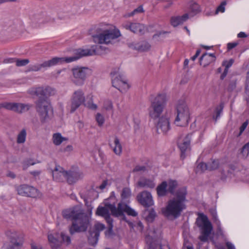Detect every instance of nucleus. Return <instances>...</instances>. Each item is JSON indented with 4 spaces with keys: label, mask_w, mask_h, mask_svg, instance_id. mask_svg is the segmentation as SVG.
Returning a JSON list of instances; mask_svg holds the SVG:
<instances>
[{
    "label": "nucleus",
    "mask_w": 249,
    "mask_h": 249,
    "mask_svg": "<svg viewBox=\"0 0 249 249\" xmlns=\"http://www.w3.org/2000/svg\"><path fill=\"white\" fill-rule=\"evenodd\" d=\"M108 206L111 214L115 217L123 216L124 212L127 215L132 216H136L138 215V213L134 209L124 203H119L117 207L115 205H109Z\"/></svg>",
    "instance_id": "obj_12"
},
{
    "label": "nucleus",
    "mask_w": 249,
    "mask_h": 249,
    "mask_svg": "<svg viewBox=\"0 0 249 249\" xmlns=\"http://www.w3.org/2000/svg\"><path fill=\"white\" fill-rule=\"evenodd\" d=\"M40 173L41 172L40 171H34L30 172V174L35 177L38 176Z\"/></svg>",
    "instance_id": "obj_58"
},
{
    "label": "nucleus",
    "mask_w": 249,
    "mask_h": 249,
    "mask_svg": "<svg viewBox=\"0 0 249 249\" xmlns=\"http://www.w3.org/2000/svg\"><path fill=\"white\" fill-rule=\"evenodd\" d=\"M62 214L66 219L73 220L72 225L69 228L71 235L75 232L86 231L90 225V216L80 209L66 210L62 212Z\"/></svg>",
    "instance_id": "obj_3"
},
{
    "label": "nucleus",
    "mask_w": 249,
    "mask_h": 249,
    "mask_svg": "<svg viewBox=\"0 0 249 249\" xmlns=\"http://www.w3.org/2000/svg\"><path fill=\"white\" fill-rule=\"evenodd\" d=\"M237 36L239 38H245L247 37V35L244 32H240L238 35Z\"/></svg>",
    "instance_id": "obj_62"
},
{
    "label": "nucleus",
    "mask_w": 249,
    "mask_h": 249,
    "mask_svg": "<svg viewBox=\"0 0 249 249\" xmlns=\"http://www.w3.org/2000/svg\"><path fill=\"white\" fill-rule=\"evenodd\" d=\"M96 120L98 124V125L100 126L103 124L105 122L104 117L99 113L96 114Z\"/></svg>",
    "instance_id": "obj_46"
},
{
    "label": "nucleus",
    "mask_w": 249,
    "mask_h": 249,
    "mask_svg": "<svg viewBox=\"0 0 249 249\" xmlns=\"http://www.w3.org/2000/svg\"><path fill=\"white\" fill-rule=\"evenodd\" d=\"M167 183L166 181L162 182L161 184L158 186L157 188V192L159 196H163L166 195L168 191L167 190Z\"/></svg>",
    "instance_id": "obj_31"
},
{
    "label": "nucleus",
    "mask_w": 249,
    "mask_h": 249,
    "mask_svg": "<svg viewBox=\"0 0 249 249\" xmlns=\"http://www.w3.org/2000/svg\"><path fill=\"white\" fill-rule=\"evenodd\" d=\"M131 190L129 188H124L122 192L121 196L123 199H127L131 196Z\"/></svg>",
    "instance_id": "obj_42"
},
{
    "label": "nucleus",
    "mask_w": 249,
    "mask_h": 249,
    "mask_svg": "<svg viewBox=\"0 0 249 249\" xmlns=\"http://www.w3.org/2000/svg\"><path fill=\"white\" fill-rule=\"evenodd\" d=\"M144 214L146 220L148 222H153L156 216V213L153 209L145 210Z\"/></svg>",
    "instance_id": "obj_32"
},
{
    "label": "nucleus",
    "mask_w": 249,
    "mask_h": 249,
    "mask_svg": "<svg viewBox=\"0 0 249 249\" xmlns=\"http://www.w3.org/2000/svg\"><path fill=\"white\" fill-rule=\"evenodd\" d=\"M31 107L32 105L28 104H26L14 102L13 111L17 113L21 114L28 111Z\"/></svg>",
    "instance_id": "obj_26"
},
{
    "label": "nucleus",
    "mask_w": 249,
    "mask_h": 249,
    "mask_svg": "<svg viewBox=\"0 0 249 249\" xmlns=\"http://www.w3.org/2000/svg\"><path fill=\"white\" fill-rule=\"evenodd\" d=\"M248 121H246L240 126L239 132L236 135L237 137H239L246 128L248 125Z\"/></svg>",
    "instance_id": "obj_49"
},
{
    "label": "nucleus",
    "mask_w": 249,
    "mask_h": 249,
    "mask_svg": "<svg viewBox=\"0 0 249 249\" xmlns=\"http://www.w3.org/2000/svg\"><path fill=\"white\" fill-rule=\"evenodd\" d=\"M112 222H113V220H111L110 222H107L108 224V230L107 232H106V233L107 236H110V235L112 234V232H113V231H112V228H113Z\"/></svg>",
    "instance_id": "obj_54"
},
{
    "label": "nucleus",
    "mask_w": 249,
    "mask_h": 249,
    "mask_svg": "<svg viewBox=\"0 0 249 249\" xmlns=\"http://www.w3.org/2000/svg\"><path fill=\"white\" fill-rule=\"evenodd\" d=\"M16 190L18 194L22 196L31 197H37L40 196V193L38 190L26 184L18 186Z\"/></svg>",
    "instance_id": "obj_15"
},
{
    "label": "nucleus",
    "mask_w": 249,
    "mask_h": 249,
    "mask_svg": "<svg viewBox=\"0 0 249 249\" xmlns=\"http://www.w3.org/2000/svg\"><path fill=\"white\" fill-rule=\"evenodd\" d=\"M189 18V14L186 13L182 16H173L171 18L170 23L174 27L182 24Z\"/></svg>",
    "instance_id": "obj_25"
},
{
    "label": "nucleus",
    "mask_w": 249,
    "mask_h": 249,
    "mask_svg": "<svg viewBox=\"0 0 249 249\" xmlns=\"http://www.w3.org/2000/svg\"><path fill=\"white\" fill-rule=\"evenodd\" d=\"M37 19L39 20V24H45L52 21L51 18L49 16L46 15L43 16L40 18H39Z\"/></svg>",
    "instance_id": "obj_45"
},
{
    "label": "nucleus",
    "mask_w": 249,
    "mask_h": 249,
    "mask_svg": "<svg viewBox=\"0 0 249 249\" xmlns=\"http://www.w3.org/2000/svg\"><path fill=\"white\" fill-rule=\"evenodd\" d=\"M208 163V170L212 171L218 168L219 166V162L217 160H213Z\"/></svg>",
    "instance_id": "obj_40"
},
{
    "label": "nucleus",
    "mask_w": 249,
    "mask_h": 249,
    "mask_svg": "<svg viewBox=\"0 0 249 249\" xmlns=\"http://www.w3.org/2000/svg\"><path fill=\"white\" fill-rule=\"evenodd\" d=\"M36 162L32 159H28L24 160L22 162V168L24 170H26L30 166L36 164Z\"/></svg>",
    "instance_id": "obj_39"
},
{
    "label": "nucleus",
    "mask_w": 249,
    "mask_h": 249,
    "mask_svg": "<svg viewBox=\"0 0 249 249\" xmlns=\"http://www.w3.org/2000/svg\"><path fill=\"white\" fill-rule=\"evenodd\" d=\"M109 205L112 204L106 203L105 207L99 206L96 211V214L103 217L107 222H110L111 220H112L109 212V211H110L108 206Z\"/></svg>",
    "instance_id": "obj_23"
},
{
    "label": "nucleus",
    "mask_w": 249,
    "mask_h": 249,
    "mask_svg": "<svg viewBox=\"0 0 249 249\" xmlns=\"http://www.w3.org/2000/svg\"><path fill=\"white\" fill-rule=\"evenodd\" d=\"M99 236L98 231L94 232L92 230L90 229L88 236L89 244L92 246L95 245L98 242Z\"/></svg>",
    "instance_id": "obj_28"
},
{
    "label": "nucleus",
    "mask_w": 249,
    "mask_h": 249,
    "mask_svg": "<svg viewBox=\"0 0 249 249\" xmlns=\"http://www.w3.org/2000/svg\"><path fill=\"white\" fill-rule=\"evenodd\" d=\"M15 62L16 66L18 67H21L26 66L29 63V60L28 59H16Z\"/></svg>",
    "instance_id": "obj_44"
},
{
    "label": "nucleus",
    "mask_w": 249,
    "mask_h": 249,
    "mask_svg": "<svg viewBox=\"0 0 249 249\" xmlns=\"http://www.w3.org/2000/svg\"><path fill=\"white\" fill-rule=\"evenodd\" d=\"M55 93V89L49 86L39 87L35 90V94L38 97L36 102V110L42 124L48 122L53 117V109L49 98Z\"/></svg>",
    "instance_id": "obj_1"
},
{
    "label": "nucleus",
    "mask_w": 249,
    "mask_h": 249,
    "mask_svg": "<svg viewBox=\"0 0 249 249\" xmlns=\"http://www.w3.org/2000/svg\"><path fill=\"white\" fill-rule=\"evenodd\" d=\"M105 226L104 224L100 223H97L94 225V226L92 229H90L92 230V231H94V232L98 231V235H99L100 232L101 231H102L103 230H104L105 229Z\"/></svg>",
    "instance_id": "obj_41"
},
{
    "label": "nucleus",
    "mask_w": 249,
    "mask_h": 249,
    "mask_svg": "<svg viewBox=\"0 0 249 249\" xmlns=\"http://www.w3.org/2000/svg\"><path fill=\"white\" fill-rule=\"evenodd\" d=\"M200 53V50H197L195 55L191 57V59L193 61L195 60L196 59L197 57V56L199 55Z\"/></svg>",
    "instance_id": "obj_60"
},
{
    "label": "nucleus",
    "mask_w": 249,
    "mask_h": 249,
    "mask_svg": "<svg viewBox=\"0 0 249 249\" xmlns=\"http://www.w3.org/2000/svg\"><path fill=\"white\" fill-rule=\"evenodd\" d=\"M226 4V1H223L221 4L217 8V9L215 11V14H217L219 12H224L225 11V6Z\"/></svg>",
    "instance_id": "obj_51"
},
{
    "label": "nucleus",
    "mask_w": 249,
    "mask_h": 249,
    "mask_svg": "<svg viewBox=\"0 0 249 249\" xmlns=\"http://www.w3.org/2000/svg\"><path fill=\"white\" fill-rule=\"evenodd\" d=\"M6 176H7V177H10L12 178H14L16 177V175L13 172H11V171H9L7 173Z\"/></svg>",
    "instance_id": "obj_61"
},
{
    "label": "nucleus",
    "mask_w": 249,
    "mask_h": 249,
    "mask_svg": "<svg viewBox=\"0 0 249 249\" xmlns=\"http://www.w3.org/2000/svg\"><path fill=\"white\" fill-rule=\"evenodd\" d=\"M156 128L159 134H166L170 129L169 118L165 115L161 116V117L159 118Z\"/></svg>",
    "instance_id": "obj_17"
},
{
    "label": "nucleus",
    "mask_w": 249,
    "mask_h": 249,
    "mask_svg": "<svg viewBox=\"0 0 249 249\" xmlns=\"http://www.w3.org/2000/svg\"><path fill=\"white\" fill-rule=\"evenodd\" d=\"M134 226L137 228V230L141 232L143 230V226L141 221L138 222Z\"/></svg>",
    "instance_id": "obj_55"
},
{
    "label": "nucleus",
    "mask_w": 249,
    "mask_h": 249,
    "mask_svg": "<svg viewBox=\"0 0 249 249\" xmlns=\"http://www.w3.org/2000/svg\"><path fill=\"white\" fill-rule=\"evenodd\" d=\"M114 144L115 147L113 148V151L116 155H120L122 152V147L120 140L117 137L115 138Z\"/></svg>",
    "instance_id": "obj_35"
},
{
    "label": "nucleus",
    "mask_w": 249,
    "mask_h": 249,
    "mask_svg": "<svg viewBox=\"0 0 249 249\" xmlns=\"http://www.w3.org/2000/svg\"><path fill=\"white\" fill-rule=\"evenodd\" d=\"M215 61V56L213 54H203L200 58V64L205 67L210 63Z\"/></svg>",
    "instance_id": "obj_27"
},
{
    "label": "nucleus",
    "mask_w": 249,
    "mask_h": 249,
    "mask_svg": "<svg viewBox=\"0 0 249 249\" xmlns=\"http://www.w3.org/2000/svg\"><path fill=\"white\" fill-rule=\"evenodd\" d=\"M223 109V105L221 104L219 107H217L215 108V115L213 116V119L216 121L217 119L220 117L221 113L222 112Z\"/></svg>",
    "instance_id": "obj_43"
},
{
    "label": "nucleus",
    "mask_w": 249,
    "mask_h": 249,
    "mask_svg": "<svg viewBox=\"0 0 249 249\" xmlns=\"http://www.w3.org/2000/svg\"><path fill=\"white\" fill-rule=\"evenodd\" d=\"M189 16L193 17L200 12L199 6L196 2L192 1L189 3Z\"/></svg>",
    "instance_id": "obj_29"
},
{
    "label": "nucleus",
    "mask_w": 249,
    "mask_h": 249,
    "mask_svg": "<svg viewBox=\"0 0 249 249\" xmlns=\"http://www.w3.org/2000/svg\"><path fill=\"white\" fill-rule=\"evenodd\" d=\"M106 50V47L100 45H93L90 49H79L76 51L75 55L69 56L70 62L76 61L83 56L101 55L105 52Z\"/></svg>",
    "instance_id": "obj_6"
},
{
    "label": "nucleus",
    "mask_w": 249,
    "mask_h": 249,
    "mask_svg": "<svg viewBox=\"0 0 249 249\" xmlns=\"http://www.w3.org/2000/svg\"><path fill=\"white\" fill-rule=\"evenodd\" d=\"M187 195L186 189L185 187L179 188L176 193V196L170 199L163 212L166 216H172L175 218L178 217L181 212L185 209L184 202L186 201Z\"/></svg>",
    "instance_id": "obj_4"
},
{
    "label": "nucleus",
    "mask_w": 249,
    "mask_h": 249,
    "mask_svg": "<svg viewBox=\"0 0 249 249\" xmlns=\"http://www.w3.org/2000/svg\"><path fill=\"white\" fill-rule=\"evenodd\" d=\"M226 246L227 247L228 249H235L234 246L230 242H227Z\"/></svg>",
    "instance_id": "obj_64"
},
{
    "label": "nucleus",
    "mask_w": 249,
    "mask_h": 249,
    "mask_svg": "<svg viewBox=\"0 0 249 249\" xmlns=\"http://www.w3.org/2000/svg\"><path fill=\"white\" fill-rule=\"evenodd\" d=\"M67 175V171L59 165L56 166L52 171L53 179L57 182H63L65 180Z\"/></svg>",
    "instance_id": "obj_20"
},
{
    "label": "nucleus",
    "mask_w": 249,
    "mask_h": 249,
    "mask_svg": "<svg viewBox=\"0 0 249 249\" xmlns=\"http://www.w3.org/2000/svg\"><path fill=\"white\" fill-rule=\"evenodd\" d=\"M233 63V60L232 59H230L229 61H224L223 62V65L225 66L228 68H229L232 65Z\"/></svg>",
    "instance_id": "obj_56"
},
{
    "label": "nucleus",
    "mask_w": 249,
    "mask_h": 249,
    "mask_svg": "<svg viewBox=\"0 0 249 249\" xmlns=\"http://www.w3.org/2000/svg\"><path fill=\"white\" fill-rule=\"evenodd\" d=\"M167 100V96L165 93L158 94L151 100L149 114L152 119L156 120L161 117L160 116L165 107Z\"/></svg>",
    "instance_id": "obj_5"
},
{
    "label": "nucleus",
    "mask_w": 249,
    "mask_h": 249,
    "mask_svg": "<svg viewBox=\"0 0 249 249\" xmlns=\"http://www.w3.org/2000/svg\"><path fill=\"white\" fill-rule=\"evenodd\" d=\"M64 63H71L69 57H54L51 60L43 62L41 64H35L30 65L28 71H38L42 68L46 69L58 64H63Z\"/></svg>",
    "instance_id": "obj_9"
},
{
    "label": "nucleus",
    "mask_w": 249,
    "mask_h": 249,
    "mask_svg": "<svg viewBox=\"0 0 249 249\" xmlns=\"http://www.w3.org/2000/svg\"><path fill=\"white\" fill-rule=\"evenodd\" d=\"M123 27L135 34H143L144 32V26L138 23H126L123 24Z\"/></svg>",
    "instance_id": "obj_24"
},
{
    "label": "nucleus",
    "mask_w": 249,
    "mask_h": 249,
    "mask_svg": "<svg viewBox=\"0 0 249 249\" xmlns=\"http://www.w3.org/2000/svg\"><path fill=\"white\" fill-rule=\"evenodd\" d=\"M107 185V180H104L102 182L101 185L99 186V188L102 190V189H104L106 187Z\"/></svg>",
    "instance_id": "obj_63"
},
{
    "label": "nucleus",
    "mask_w": 249,
    "mask_h": 249,
    "mask_svg": "<svg viewBox=\"0 0 249 249\" xmlns=\"http://www.w3.org/2000/svg\"><path fill=\"white\" fill-rule=\"evenodd\" d=\"M191 136L187 134L183 139H179L178 146L181 151V158L184 159L185 157V152L190 148Z\"/></svg>",
    "instance_id": "obj_21"
},
{
    "label": "nucleus",
    "mask_w": 249,
    "mask_h": 249,
    "mask_svg": "<svg viewBox=\"0 0 249 249\" xmlns=\"http://www.w3.org/2000/svg\"><path fill=\"white\" fill-rule=\"evenodd\" d=\"M94 42L98 44H113L121 36L120 30L115 26L105 23L93 27L90 30Z\"/></svg>",
    "instance_id": "obj_2"
},
{
    "label": "nucleus",
    "mask_w": 249,
    "mask_h": 249,
    "mask_svg": "<svg viewBox=\"0 0 249 249\" xmlns=\"http://www.w3.org/2000/svg\"><path fill=\"white\" fill-rule=\"evenodd\" d=\"M137 184L138 186L142 188L148 187L153 188L155 186V184L152 180L145 178L141 179Z\"/></svg>",
    "instance_id": "obj_30"
},
{
    "label": "nucleus",
    "mask_w": 249,
    "mask_h": 249,
    "mask_svg": "<svg viewBox=\"0 0 249 249\" xmlns=\"http://www.w3.org/2000/svg\"><path fill=\"white\" fill-rule=\"evenodd\" d=\"M146 171V167L144 166H136L133 170L134 172H144Z\"/></svg>",
    "instance_id": "obj_53"
},
{
    "label": "nucleus",
    "mask_w": 249,
    "mask_h": 249,
    "mask_svg": "<svg viewBox=\"0 0 249 249\" xmlns=\"http://www.w3.org/2000/svg\"><path fill=\"white\" fill-rule=\"evenodd\" d=\"M104 107L107 110H111L113 107L112 102L110 101H107L105 102Z\"/></svg>",
    "instance_id": "obj_50"
},
{
    "label": "nucleus",
    "mask_w": 249,
    "mask_h": 249,
    "mask_svg": "<svg viewBox=\"0 0 249 249\" xmlns=\"http://www.w3.org/2000/svg\"><path fill=\"white\" fill-rule=\"evenodd\" d=\"M237 42L229 43L227 44V48L228 50H230L237 46Z\"/></svg>",
    "instance_id": "obj_57"
},
{
    "label": "nucleus",
    "mask_w": 249,
    "mask_h": 249,
    "mask_svg": "<svg viewBox=\"0 0 249 249\" xmlns=\"http://www.w3.org/2000/svg\"><path fill=\"white\" fill-rule=\"evenodd\" d=\"M127 46L131 49L141 52L148 51L151 48V45L149 43L145 41L128 42Z\"/></svg>",
    "instance_id": "obj_19"
},
{
    "label": "nucleus",
    "mask_w": 249,
    "mask_h": 249,
    "mask_svg": "<svg viewBox=\"0 0 249 249\" xmlns=\"http://www.w3.org/2000/svg\"><path fill=\"white\" fill-rule=\"evenodd\" d=\"M87 107L92 109H96L97 107L96 105L91 103V104H88Z\"/></svg>",
    "instance_id": "obj_59"
},
{
    "label": "nucleus",
    "mask_w": 249,
    "mask_h": 249,
    "mask_svg": "<svg viewBox=\"0 0 249 249\" xmlns=\"http://www.w3.org/2000/svg\"><path fill=\"white\" fill-rule=\"evenodd\" d=\"M143 12V10L142 6H139L137 8L134 10L132 12L129 13L127 15V17H131L134 15L136 13H142Z\"/></svg>",
    "instance_id": "obj_48"
},
{
    "label": "nucleus",
    "mask_w": 249,
    "mask_h": 249,
    "mask_svg": "<svg viewBox=\"0 0 249 249\" xmlns=\"http://www.w3.org/2000/svg\"><path fill=\"white\" fill-rule=\"evenodd\" d=\"M168 186V191L172 194H173L175 189L178 186V183L176 180H170L167 184Z\"/></svg>",
    "instance_id": "obj_37"
},
{
    "label": "nucleus",
    "mask_w": 249,
    "mask_h": 249,
    "mask_svg": "<svg viewBox=\"0 0 249 249\" xmlns=\"http://www.w3.org/2000/svg\"><path fill=\"white\" fill-rule=\"evenodd\" d=\"M14 102H5L0 104V107L1 108H4L7 110L13 111Z\"/></svg>",
    "instance_id": "obj_38"
},
{
    "label": "nucleus",
    "mask_w": 249,
    "mask_h": 249,
    "mask_svg": "<svg viewBox=\"0 0 249 249\" xmlns=\"http://www.w3.org/2000/svg\"><path fill=\"white\" fill-rule=\"evenodd\" d=\"M27 132L25 128L22 129L17 135V142L22 144L25 142L26 139Z\"/></svg>",
    "instance_id": "obj_34"
},
{
    "label": "nucleus",
    "mask_w": 249,
    "mask_h": 249,
    "mask_svg": "<svg viewBox=\"0 0 249 249\" xmlns=\"http://www.w3.org/2000/svg\"><path fill=\"white\" fill-rule=\"evenodd\" d=\"M197 226L201 230V235L199 236V239L203 242H206L211 233L213 226L209 220L207 216L202 213L200 214L199 218L196 220Z\"/></svg>",
    "instance_id": "obj_7"
},
{
    "label": "nucleus",
    "mask_w": 249,
    "mask_h": 249,
    "mask_svg": "<svg viewBox=\"0 0 249 249\" xmlns=\"http://www.w3.org/2000/svg\"><path fill=\"white\" fill-rule=\"evenodd\" d=\"M138 202L145 207L152 206L154 202L151 194L147 191H143L139 194L137 196Z\"/></svg>",
    "instance_id": "obj_18"
},
{
    "label": "nucleus",
    "mask_w": 249,
    "mask_h": 249,
    "mask_svg": "<svg viewBox=\"0 0 249 249\" xmlns=\"http://www.w3.org/2000/svg\"><path fill=\"white\" fill-rule=\"evenodd\" d=\"M112 86L121 92L129 88V86L118 70L111 72Z\"/></svg>",
    "instance_id": "obj_13"
},
{
    "label": "nucleus",
    "mask_w": 249,
    "mask_h": 249,
    "mask_svg": "<svg viewBox=\"0 0 249 249\" xmlns=\"http://www.w3.org/2000/svg\"><path fill=\"white\" fill-rule=\"evenodd\" d=\"M240 156L242 158L246 159L249 154V142L246 143L240 149Z\"/></svg>",
    "instance_id": "obj_36"
},
{
    "label": "nucleus",
    "mask_w": 249,
    "mask_h": 249,
    "mask_svg": "<svg viewBox=\"0 0 249 249\" xmlns=\"http://www.w3.org/2000/svg\"><path fill=\"white\" fill-rule=\"evenodd\" d=\"M68 139L62 136L59 133H54L53 136V141L56 145H59L63 141H67Z\"/></svg>",
    "instance_id": "obj_33"
},
{
    "label": "nucleus",
    "mask_w": 249,
    "mask_h": 249,
    "mask_svg": "<svg viewBox=\"0 0 249 249\" xmlns=\"http://www.w3.org/2000/svg\"><path fill=\"white\" fill-rule=\"evenodd\" d=\"M7 234L10 242L4 244L1 249H20L24 241L23 235L16 231H8Z\"/></svg>",
    "instance_id": "obj_11"
},
{
    "label": "nucleus",
    "mask_w": 249,
    "mask_h": 249,
    "mask_svg": "<svg viewBox=\"0 0 249 249\" xmlns=\"http://www.w3.org/2000/svg\"><path fill=\"white\" fill-rule=\"evenodd\" d=\"M197 168L201 169L202 171L208 170V163H200L197 166Z\"/></svg>",
    "instance_id": "obj_52"
},
{
    "label": "nucleus",
    "mask_w": 249,
    "mask_h": 249,
    "mask_svg": "<svg viewBox=\"0 0 249 249\" xmlns=\"http://www.w3.org/2000/svg\"><path fill=\"white\" fill-rule=\"evenodd\" d=\"M85 101L84 92L81 89H78L74 92L71 98V112H74Z\"/></svg>",
    "instance_id": "obj_16"
},
{
    "label": "nucleus",
    "mask_w": 249,
    "mask_h": 249,
    "mask_svg": "<svg viewBox=\"0 0 249 249\" xmlns=\"http://www.w3.org/2000/svg\"><path fill=\"white\" fill-rule=\"evenodd\" d=\"M177 115L175 123L178 126L187 125L189 119V112L187 105L183 102L178 104L177 107Z\"/></svg>",
    "instance_id": "obj_10"
},
{
    "label": "nucleus",
    "mask_w": 249,
    "mask_h": 249,
    "mask_svg": "<svg viewBox=\"0 0 249 249\" xmlns=\"http://www.w3.org/2000/svg\"><path fill=\"white\" fill-rule=\"evenodd\" d=\"M72 82L77 86H82L87 78L90 74L91 70L88 67H75L71 69Z\"/></svg>",
    "instance_id": "obj_8"
},
{
    "label": "nucleus",
    "mask_w": 249,
    "mask_h": 249,
    "mask_svg": "<svg viewBox=\"0 0 249 249\" xmlns=\"http://www.w3.org/2000/svg\"><path fill=\"white\" fill-rule=\"evenodd\" d=\"M236 80L233 79L230 82L229 86L228 87V90L230 91H232L236 88Z\"/></svg>",
    "instance_id": "obj_47"
},
{
    "label": "nucleus",
    "mask_w": 249,
    "mask_h": 249,
    "mask_svg": "<svg viewBox=\"0 0 249 249\" xmlns=\"http://www.w3.org/2000/svg\"><path fill=\"white\" fill-rule=\"evenodd\" d=\"M83 174L79 170L67 171L66 180L69 184H73L83 178Z\"/></svg>",
    "instance_id": "obj_22"
},
{
    "label": "nucleus",
    "mask_w": 249,
    "mask_h": 249,
    "mask_svg": "<svg viewBox=\"0 0 249 249\" xmlns=\"http://www.w3.org/2000/svg\"><path fill=\"white\" fill-rule=\"evenodd\" d=\"M58 234L56 233L55 235L53 234H49L48 239L50 246L52 249H58L60 248L61 242L67 243L69 245L71 243V238L69 236L66 235L64 233H60V238L61 241L58 239Z\"/></svg>",
    "instance_id": "obj_14"
}]
</instances>
